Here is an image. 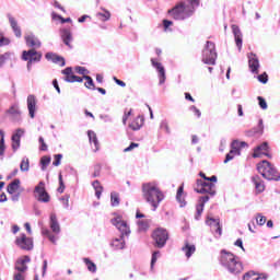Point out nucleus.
I'll return each instance as SVG.
<instances>
[{
  "mask_svg": "<svg viewBox=\"0 0 280 280\" xmlns=\"http://www.w3.org/2000/svg\"><path fill=\"white\" fill-rule=\"evenodd\" d=\"M112 224L119 231L120 237L114 238L110 246L115 248V250H124V248H126L125 237L130 236V226H128V223L120 218L112 219Z\"/></svg>",
  "mask_w": 280,
  "mask_h": 280,
  "instance_id": "nucleus-2",
  "label": "nucleus"
},
{
  "mask_svg": "<svg viewBox=\"0 0 280 280\" xmlns=\"http://www.w3.org/2000/svg\"><path fill=\"white\" fill-rule=\"evenodd\" d=\"M110 202H112V207H119L120 199H119L118 192L113 191L110 194Z\"/></svg>",
  "mask_w": 280,
  "mask_h": 280,
  "instance_id": "nucleus-42",
  "label": "nucleus"
},
{
  "mask_svg": "<svg viewBox=\"0 0 280 280\" xmlns=\"http://www.w3.org/2000/svg\"><path fill=\"white\" fill-rule=\"evenodd\" d=\"M232 32L234 34L235 44L238 49H242V31L240 30V26L232 25Z\"/></svg>",
  "mask_w": 280,
  "mask_h": 280,
  "instance_id": "nucleus-26",
  "label": "nucleus"
},
{
  "mask_svg": "<svg viewBox=\"0 0 280 280\" xmlns=\"http://www.w3.org/2000/svg\"><path fill=\"white\" fill-rule=\"evenodd\" d=\"M8 58H10V54L0 55V67H2V65H5Z\"/></svg>",
  "mask_w": 280,
  "mask_h": 280,
  "instance_id": "nucleus-60",
  "label": "nucleus"
},
{
  "mask_svg": "<svg viewBox=\"0 0 280 280\" xmlns=\"http://www.w3.org/2000/svg\"><path fill=\"white\" fill-rule=\"evenodd\" d=\"M58 194H65V182L62 176H59V187L57 188Z\"/></svg>",
  "mask_w": 280,
  "mask_h": 280,
  "instance_id": "nucleus-54",
  "label": "nucleus"
},
{
  "mask_svg": "<svg viewBox=\"0 0 280 280\" xmlns=\"http://www.w3.org/2000/svg\"><path fill=\"white\" fill-rule=\"evenodd\" d=\"M252 182L255 185V191L256 194H264L266 191V185L264 184V180L259 179V177H252Z\"/></svg>",
  "mask_w": 280,
  "mask_h": 280,
  "instance_id": "nucleus-27",
  "label": "nucleus"
},
{
  "mask_svg": "<svg viewBox=\"0 0 280 280\" xmlns=\"http://www.w3.org/2000/svg\"><path fill=\"white\" fill-rule=\"evenodd\" d=\"M97 19H100V21L106 22L110 20V11L108 10H103V12H98L96 13Z\"/></svg>",
  "mask_w": 280,
  "mask_h": 280,
  "instance_id": "nucleus-37",
  "label": "nucleus"
},
{
  "mask_svg": "<svg viewBox=\"0 0 280 280\" xmlns=\"http://www.w3.org/2000/svg\"><path fill=\"white\" fill-rule=\"evenodd\" d=\"M230 152L236 156L241 154L240 148L237 147V140L232 142Z\"/></svg>",
  "mask_w": 280,
  "mask_h": 280,
  "instance_id": "nucleus-43",
  "label": "nucleus"
},
{
  "mask_svg": "<svg viewBox=\"0 0 280 280\" xmlns=\"http://www.w3.org/2000/svg\"><path fill=\"white\" fill-rule=\"evenodd\" d=\"M217 58L218 52H215V44L213 42H207L202 50V62H205V65H215Z\"/></svg>",
  "mask_w": 280,
  "mask_h": 280,
  "instance_id": "nucleus-6",
  "label": "nucleus"
},
{
  "mask_svg": "<svg viewBox=\"0 0 280 280\" xmlns=\"http://www.w3.org/2000/svg\"><path fill=\"white\" fill-rule=\"evenodd\" d=\"M220 264L228 270V272H230V275H240V272L244 270L240 258L224 249L221 252Z\"/></svg>",
  "mask_w": 280,
  "mask_h": 280,
  "instance_id": "nucleus-4",
  "label": "nucleus"
},
{
  "mask_svg": "<svg viewBox=\"0 0 280 280\" xmlns=\"http://www.w3.org/2000/svg\"><path fill=\"white\" fill-rule=\"evenodd\" d=\"M27 109H28L30 117L34 119V114L36 113V96L34 95L27 96Z\"/></svg>",
  "mask_w": 280,
  "mask_h": 280,
  "instance_id": "nucleus-24",
  "label": "nucleus"
},
{
  "mask_svg": "<svg viewBox=\"0 0 280 280\" xmlns=\"http://www.w3.org/2000/svg\"><path fill=\"white\" fill-rule=\"evenodd\" d=\"M38 225L42 226V235H44L45 237H48L51 244H57L58 238L56 237V235L51 234V231H49V229L43 226L42 222H39Z\"/></svg>",
  "mask_w": 280,
  "mask_h": 280,
  "instance_id": "nucleus-29",
  "label": "nucleus"
},
{
  "mask_svg": "<svg viewBox=\"0 0 280 280\" xmlns=\"http://www.w3.org/2000/svg\"><path fill=\"white\" fill-rule=\"evenodd\" d=\"M182 250L185 253L186 257L189 259L191 255L196 253V245H189V243H186V245L182 248Z\"/></svg>",
  "mask_w": 280,
  "mask_h": 280,
  "instance_id": "nucleus-35",
  "label": "nucleus"
},
{
  "mask_svg": "<svg viewBox=\"0 0 280 280\" xmlns=\"http://www.w3.org/2000/svg\"><path fill=\"white\" fill-rule=\"evenodd\" d=\"M5 45H10V39L2 35V37L0 39V47H3Z\"/></svg>",
  "mask_w": 280,
  "mask_h": 280,
  "instance_id": "nucleus-61",
  "label": "nucleus"
},
{
  "mask_svg": "<svg viewBox=\"0 0 280 280\" xmlns=\"http://www.w3.org/2000/svg\"><path fill=\"white\" fill-rule=\"evenodd\" d=\"M21 130H18L15 135L12 136V149L14 152L21 148Z\"/></svg>",
  "mask_w": 280,
  "mask_h": 280,
  "instance_id": "nucleus-32",
  "label": "nucleus"
},
{
  "mask_svg": "<svg viewBox=\"0 0 280 280\" xmlns=\"http://www.w3.org/2000/svg\"><path fill=\"white\" fill-rule=\"evenodd\" d=\"M15 246L21 250H34V238L28 237L25 233L20 234L15 238Z\"/></svg>",
  "mask_w": 280,
  "mask_h": 280,
  "instance_id": "nucleus-10",
  "label": "nucleus"
},
{
  "mask_svg": "<svg viewBox=\"0 0 280 280\" xmlns=\"http://www.w3.org/2000/svg\"><path fill=\"white\" fill-rule=\"evenodd\" d=\"M62 75H65V81L66 82H70V83H73V82H83V79L81 77H78L75 74H73V68L71 67H68L66 69H63L61 71Z\"/></svg>",
  "mask_w": 280,
  "mask_h": 280,
  "instance_id": "nucleus-12",
  "label": "nucleus"
},
{
  "mask_svg": "<svg viewBox=\"0 0 280 280\" xmlns=\"http://www.w3.org/2000/svg\"><path fill=\"white\" fill-rule=\"evenodd\" d=\"M24 38L27 47H32V49H38L40 47V40L33 34L26 35Z\"/></svg>",
  "mask_w": 280,
  "mask_h": 280,
  "instance_id": "nucleus-23",
  "label": "nucleus"
},
{
  "mask_svg": "<svg viewBox=\"0 0 280 280\" xmlns=\"http://www.w3.org/2000/svg\"><path fill=\"white\" fill-rule=\"evenodd\" d=\"M20 170L21 172H27L30 170V160L28 159H23L21 164H20Z\"/></svg>",
  "mask_w": 280,
  "mask_h": 280,
  "instance_id": "nucleus-44",
  "label": "nucleus"
},
{
  "mask_svg": "<svg viewBox=\"0 0 280 280\" xmlns=\"http://www.w3.org/2000/svg\"><path fill=\"white\" fill-rule=\"evenodd\" d=\"M74 71H77L80 75H86V73H89V70H86V68L84 67H75Z\"/></svg>",
  "mask_w": 280,
  "mask_h": 280,
  "instance_id": "nucleus-55",
  "label": "nucleus"
},
{
  "mask_svg": "<svg viewBox=\"0 0 280 280\" xmlns=\"http://www.w3.org/2000/svg\"><path fill=\"white\" fill-rule=\"evenodd\" d=\"M45 58H46V60H51V62H54L55 65H59V67H65V65H66L65 59L54 52H47L45 55Z\"/></svg>",
  "mask_w": 280,
  "mask_h": 280,
  "instance_id": "nucleus-21",
  "label": "nucleus"
},
{
  "mask_svg": "<svg viewBox=\"0 0 280 280\" xmlns=\"http://www.w3.org/2000/svg\"><path fill=\"white\" fill-rule=\"evenodd\" d=\"M264 154L265 156H270V147H268V142H262L258 145L253 153L254 159H259Z\"/></svg>",
  "mask_w": 280,
  "mask_h": 280,
  "instance_id": "nucleus-13",
  "label": "nucleus"
},
{
  "mask_svg": "<svg viewBox=\"0 0 280 280\" xmlns=\"http://www.w3.org/2000/svg\"><path fill=\"white\" fill-rule=\"evenodd\" d=\"M20 198H21V192H14L11 195L12 202H19Z\"/></svg>",
  "mask_w": 280,
  "mask_h": 280,
  "instance_id": "nucleus-62",
  "label": "nucleus"
},
{
  "mask_svg": "<svg viewBox=\"0 0 280 280\" xmlns=\"http://www.w3.org/2000/svg\"><path fill=\"white\" fill-rule=\"evenodd\" d=\"M268 273H260V275H256V280H268Z\"/></svg>",
  "mask_w": 280,
  "mask_h": 280,
  "instance_id": "nucleus-64",
  "label": "nucleus"
},
{
  "mask_svg": "<svg viewBox=\"0 0 280 280\" xmlns=\"http://www.w3.org/2000/svg\"><path fill=\"white\" fill-rule=\"evenodd\" d=\"M83 80H86L84 84L85 89L95 91V83L93 82V78H91L90 75H83Z\"/></svg>",
  "mask_w": 280,
  "mask_h": 280,
  "instance_id": "nucleus-40",
  "label": "nucleus"
},
{
  "mask_svg": "<svg viewBox=\"0 0 280 280\" xmlns=\"http://www.w3.org/2000/svg\"><path fill=\"white\" fill-rule=\"evenodd\" d=\"M257 100L260 108H262V110H266V108H268V103H266V100L261 96H258Z\"/></svg>",
  "mask_w": 280,
  "mask_h": 280,
  "instance_id": "nucleus-50",
  "label": "nucleus"
},
{
  "mask_svg": "<svg viewBox=\"0 0 280 280\" xmlns=\"http://www.w3.org/2000/svg\"><path fill=\"white\" fill-rule=\"evenodd\" d=\"M9 22H10V25H11L16 38H21V36H22L21 27L19 26V23L16 22V20L14 18H12V15H9Z\"/></svg>",
  "mask_w": 280,
  "mask_h": 280,
  "instance_id": "nucleus-31",
  "label": "nucleus"
},
{
  "mask_svg": "<svg viewBox=\"0 0 280 280\" xmlns=\"http://www.w3.org/2000/svg\"><path fill=\"white\" fill-rule=\"evenodd\" d=\"M248 67L252 71V73H259V59L257 58V55L255 54H250L248 56Z\"/></svg>",
  "mask_w": 280,
  "mask_h": 280,
  "instance_id": "nucleus-17",
  "label": "nucleus"
},
{
  "mask_svg": "<svg viewBox=\"0 0 280 280\" xmlns=\"http://www.w3.org/2000/svg\"><path fill=\"white\" fill-rule=\"evenodd\" d=\"M71 198V196L69 195H65L63 197L60 198V200L62 201L63 205V209H69V199Z\"/></svg>",
  "mask_w": 280,
  "mask_h": 280,
  "instance_id": "nucleus-49",
  "label": "nucleus"
},
{
  "mask_svg": "<svg viewBox=\"0 0 280 280\" xmlns=\"http://www.w3.org/2000/svg\"><path fill=\"white\" fill-rule=\"evenodd\" d=\"M152 67L156 69L160 75V84H165V68L163 67L162 62L156 61L155 59H151Z\"/></svg>",
  "mask_w": 280,
  "mask_h": 280,
  "instance_id": "nucleus-14",
  "label": "nucleus"
},
{
  "mask_svg": "<svg viewBox=\"0 0 280 280\" xmlns=\"http://www.w3.org/2000/svg\"><path fill=\"white\" fill-rule=\"evenodd\" d=\"M104 170H106V168H102L101 165H96L94 168V176H100L101 174H108V173L104 172Z\"/></svg>",
  "mask_w": 280,
  "mask_h": 280,
  "instance_id": "nucleus-53",
  "label": "nucleus"
},
{
  "mask_svg": "<svg viewBox=\"0 0 280 280\" xmlns=\"http://www.w3.org/2000/svg\"><path fill=\"white\" fill-rule=\"evenodd\" d=\"M8 115H10L12 121H21V109H19V105H12L8 110Z\"/></svg>",
  "mask_w": 280,
  "mask_h": 280,
  "instance_id": "nucleus-22",
  "label": "nucleus"
},
{
  "mask_svg": "<svg viewBox=\"0 0 280 280\" xmlns=\"http://www.w3.org/2000/svg\"><path fill=\"white\" fill-rule=\"evenodd\" d=\"M90 143L94 144L95 150H100V141H97V133L93 130L88 131Z\"/></svg>",
  "mask_w": 280,
  "mask_h": 280,
  "instance_id": "nucleus-33",
  "label": "nucleus"
},
{
  "mask_svg": "<svg viewBox=\"0 0 280 280\" xmlns=\"http://www.w3.org/2000/svg\"><path fill=\"white\" fill-rule=\"evenodd\" d=\"M258 81L261 82V84L268 83V73L264 72L262 74L258 75Z\"/></svg>",
  "mask_w": 280,
  "mask_h": 280,
  "instance_id": "nucleus-56",
  "label": "nucleus"
},
{
  "mask_svg": "<svg viewBox=\"0 0 280 280\" xmlns=\"http://www.w3.org/2000/svg\"><path fill=\"white\" fill-rule=\"evenodd\" d=\"M83 261L88 266V270L90 272H97V266L95 265V262L91 261V259L89 258H84Z\"/></svg>",
  "mask_w": 280,
  "mask_h": 280,
  "instance_id": "nucleus-41",
  "label": "nucleus"
},
{
  "mask_svg": "<svg viewBox=\"0 0 280 280\" xmlns=\"http://www.w3.org/2000/svg\"><path fill=\"white\" fill-rule=\"evenodd\" d=\"M143 124H145V119L143 118V116H137L129 122L128 126L130 130L137 131L143 128Z\"/></svg>",
  "mask_w": 280,
  "mask_h": 280,
  "instance_id": "nucleus-18",
  "label": "nucleus"
},
{
  "mask_svg": "<svg viewBox=\"0 0 280 280\" xmlns=\"http://www.w3.org/2000/svg\"><path fill=\"white\" fill-rule=\"evenodd\" d=\"M61 38L67 47H71V40H73V35L71 34L70 30H61Z\"/></svg>",
  "mask_w": 280,
  "mask_h": 280,
  "instance_id": "nucleus-30",
  "label": "nucleus"
},
{
  "mask_svg": "<svg viewBox=\"0 0 280 280\" xmlns=\"http://www.w3.org/2000/svg\"><path fill=\"white\" fill-rule=\"evenodd\" d=\"M51 163V156L49 155H44L39 160V164L42 166V170H47V166Z\"/></svg>",
  "mask_w": 280,
  "mask_h": 280,
  "instance_id": "nucleus-38",
  "label": "nucleus"
},
{
  "mask_svg": "<svg viewBox=\"0 0 280 280\" xmlns=\"http://www.w3.org/2000/svg\"><path fill=\"white\" fill-rule=\"evenodd\" d=\"M206 224L208 226H211V229H215V233H218V235H222V226H220V219L207 217Z\"/></svg>",
  "mask_w": 280,
  "mask_h": 280,
  "instance_id": "nucleus-20",
  "label": "nucleus"
},
{
  "mask_svg": "<svg viewBox=\"0 0 280 280\" xmlns=\"http://www.w3.org/2000/svg\"><path fill=\"white\" fill-rule=\"evenodd\" d=\"M92 187L95 191V196L97 200H100V198H102V191H104V187H102V184H100V180H94L92 183Z\"/></svg>",
  "mask_w": 280,
  "mask_h": 280,
  "instance_id": "nucleus-34",
  "label": "nucleus"
},
{
  "mask_svg": "<svg viewBox=\"0 0 280 280\" xmlns=\"http://www.w3.org/2000/svg\"><path fill=\"white\" fill-rule=\"evenodd\" d=\"M13 280H25V276L23 273H14Z\"/></svg>",
  "mask_w": 280,
  "mask_h": 280,
  "instance_id": "nucleus-63",
  "label": "nucleus"
},
{
  "mask_svg": "<svg viewBox=\"0 0 280 280\" xmlns=\"http://www.w3.org/2000/svg\"><path fill=\"white\" fill-rule=\"evenodd\" d=\"M257 171L261 176H275L277 174L275 165L266 160L257 164Z\"/></svg>",
  "mask_w": 280,
  "mask_h": 280,
  "instance_id": "nucleus-11",
  "label": "nucleus"
},
{
  "mask_svg": "<svg viewBox=\"0 0 280 280\" xmlns=\"http://www.w3.org/2000/svg\"><path fill=\"white\" fill-rule=\"evenodd\" d=\"M19 189H21V179H19V178H15L7 187V191L10 195L16 194L19 191Z\"/></svg>",
  "mask_w": 280,
  "mask_h": 280,
  "instance_id": "nucleus-28",
  "label": "nucleus"
},
{
  "mask_svg": "<svg viewBox=\"0 0 280 280\" xmlns=\"http://www.w3.org/2000/svg\"><path fill=\"white\" fill-rule=\"evenodd\" d=\"M196 12V8L194 4H189L185 1L177 2L174 8L167 11V14H170L171 18L174 19V21H185V19H189L194 16V13Z\"/></svg>",
  "mask_w": 280,
  "mask_h": 280,
  "instance_id": "nucleus-3",
  "label": "nucleus"
},
{
  "mask_svg": "<svg viewBox=\"0 0 280 280\" xmlns=\"http://www.w3.org/2000/svg\"><path fill=\"white\" fill-rule=\"evenodd\" d=\"M49 226L55 235H60V223L58 222L56 213L50 214Z\"/></svg>",
  "mask_w": 280,
  "mask_h": 280,
  "instance_id": "nucleus-19",
  "label": "nucleus"
},
{
  "mask_svg": "<svg viewBox=\"0 0 280 280\" xmlns=\"http://www.w3.org/2000/svg\"><path fill=\"white\" fill-rule=\"evenodd\" d=\"M176 200L179 203V207H187V201H185V184H180L178 187Z\"/></svg>",
  "mask_w": 280,
  "mask_h": 280,
  "instance_id": "nucleus-25",
  "label": "nucleus"
},
{
  "mask_svg": "<svg viewBox=\"0 0 280 280\" xmlns=\"http://www.w3.org/2000/svg\"><path fill=\"white\" fill-rule=\"evenodd\" d=\"M5 152V133L0 130V156H3Z\"/></svg>",
  "mask_w": 280,
  "mask_h": 280,
  "instance_id": "nucleus-36",
  "label": "nucleus"
},
{
  "mask_svg": "<svg viewBox=\"0 0 280 280\" xmlns=\"http://www.w3.org/2000/svg\"><path fill=\"white\" fill-rule=\"evenodd\" d=\"M209 202V196H202L199 199V205L196 207V214H195V220H200V215H202V211H205V205Z\"/></svg>",
  "mask_w": 280,
  "mask_h": 280,
  "instance_id": "nucleus-16",
  "label": "nucleus"
},
{
  "mask_svg": "<svg viewBox=\"0 0 280 280\" xmlns=\"http://www.w3.org/2000/svg\"><path fill=\"white\" fill-rule=\"evenodd\" d=\"M152 237L155 242L156 248H163L165 244H167V240H170V234L167 233V230L158 228L153 232Z\"/></svg>",
  "mask_w": 280,
  "mask_h": 280,
  "instance_id": "nucleus-9",
  "label": "nucleus"
},
{
  "mask_svg": "<svg viewBox=\"0 0 280 280\" xmlns=\"http://www.w3.org/2000/svg\"><path fill=\"white\" fill-rule=\"evenodd\" d=\"M60 163H62V154H55L54 155V161H52V165L54 167H58L60 165Z\"/></svg>",
  "mask_w": 280,
  "mask_h": 280,
  "instance_id": "nucleus-47",
  "label": "nucleus"
},
{
  "mask_svg": "<svg viewBox=\"0 0 280 280\" xmlns=\"http://www.w3.org/2000/svg\"><path fill=\"white\" fill-rule=\"evenodd\" d=\"M152 67L156 69L160 75V84H165V68L163 67L162 62L156 61L155 59H151Z\"/></svg>",
  "mask_w": 280,
  "mask_h": 280,
  "instance_id": "nucleus-15",
  "label": "nucleus"
},
{
  "mask_svg": "<svg viewBox=\"0 0 280 280\" xmlns=\"http://www.w3.org/2000/svg\"><path fill=\"white\" fill-rule=\"evenodd\" d=\"M257 273L255 272H247L243 276V280H257Z\"/></svg>",
  "mask_w": 280,
  "mask_h": 280,
  "instance_id": "nucleus-52",
  "label": "nucleus"
},
{
  "mask_svg": "<svg viewBox=\"0 0 280 280\" xmlns=\"http://www.w3.org/2000/svg\"><path fill=\"white\" fill-rule=\"evenodd\" d=\"M33 196L37 202L47 203L51 200V196H49V192H47L45 182H39L35 186V188L33 190Z\"/></svg>",
  "mask_w": 280,
  "mask_h": 280,
  "instance_id": "nucleus-7",
  "label": "nucleus"
},
{
  "mask_svg": "<svg viewBox=\"0 0 280 280\" xmlns=\"http://www.w3.org/2000/svg\"><path fill=\"white\" fill-rule=\"evenodd\" d=\"M159 257H161V252L159 250L153 252L152 258H151V270L152 268H154V265L156 264Z\"/></svg>",
  "mask_w": 280,
  "mask_h": 280,
  "instance_id": "nucleus-45",
  "label": "nucleus"
},
{
  "mask_svg": "<svg viewBox=\"0 0 280 280\" xmlns=\"http://www.w3.org/2000/svg\"><path fill=\"white\" fill-rule=\"evenodd\" d=\"M43 58V54L38 52L35 48H32L30 50H24L22 52V60L27 61V70H32V63L33 62H40Z\"/></svg>",
  "mask_w": 280,
  "mask_h": 280,
  "instance_id": "nucleus-8",
  "label": "nucleus"
},
{
  "mask_svg": "<svg viewBox=\"0 0 280 280\" xmlns=\"http://www.w3.org/2000/svg\"><path fill=\"white\" fill-rule=\"evenodd\" d=\"M135 148H139V143H137V142H131L129 147H127L126 149H124V152H132V150H135Z\"/></svg>",
  "mask_w": 280,
  "mask_h": 280,
  "instance_id": "nucleus-57",
  "label": "nucleus"
},
{
  "mask_svg": "<svg viewBox=\"0 0 280 280\" xmlns=\"http://www.w3.org/2000/svg\"><path fill=\"white\" fill-rule=\"evenodd\" d=\"M130 115H132V109H129V112H125V114L122 116L124 126H126V122L128 121V117H130Z\"/></svg>",
  "mask_w": 280,
  "mask_h": 280,
  "instance_id": "nucleus-59",
  "label": "nucleus"
},
{
  "mask_svg": "<svg viewBox=\"0 0 280 280\" xmlns=\"http://www.w3.org/2000/svg\"><path fill=\"white\" fill-rule=\"evenodd\" d=\"M160 128L161 130H164V132H166L167 135L172 132V130L170 129V124L167 121H162Z\"/></svg>",
  "mask_w": 280,
  "mask_h": 280,
  "instance_id": "nucleus-48",
  "label": "nucleus"
},
{
  "mask_svg": "<svg viewBox=\"0 0 280 280\" xmlns=\"http://www.w3.org/2000/svg\"><path fill=\"white\" fill-rule=\"evenodd\" d=\"M254 132H256V133H258V135H264V120H259L258 121V130H256V131H254Z\"/></svg>",
  "mask_w": 280,
  "mask_h": 280,
  "instance_id": "nucleus-58",
  "label": "nucleus"
},
{
  "mask_svg": "<svg viewBox=\"0 0 280 280\" xmlns=\"http://www.w3.org/2000/svg\"><path fill=\"white\" fill-rule=\"evenodd\" d=\"M142 198L153 207L152 211H156L159 209V205L165 200V195L159 187V183L156 182H147L142 184L141 187Z\"/></svg>",
  "mask_w": 280,
  "mask_h": 280,
  "instance_id": "nucleus-1",
  "label": "nucleus"
},
{
  "mask_svg": "<svg viewBox=\"0 0 280 280\" xmlns=\"http://www.w3.org/2000/svg\"><path fill=\"white\" fill-rule=\"evenodd\" d=\"M39 143H40L39 150L42 152H47L48 147H47V143H45V139L43 137H39Z\"/></svg>",
  "mask_w": 280,
  "mask_h": 280,
  "instance_id": "nucleus-51",
  "label": "nucleus"
},
{
  "mask_svg": "<svg viewBox=\"0 0 280 280\" xmlns=\"http://www.w3.org/2000/svg\"><path fill=\"white\" fill-rule=\"evenodd\" d=\"M15 270H18V273L23 275V272H26L27 270V265L18 259L15 262Z\"/></svg>",
  "mask_w": 280,
  "mask_h": 280,
  "instance_id": "nucleus-39",
  "label": "nucleus"
},
{
  "mask_svg": "<svg viewBox=\"0 0 280 280\" xmlns=\"http://www.w3.org/2000/svg\"><path fill=\"white\" fill-rule=\"evenodd\" d=\"M218 183V176H202L201 179L197 180V188H195V191L197 194H209L210 196H213L215 194V184Z\"/></svg>",
  "mask_w": 280,
  "mask_h": 280,
  "instance_id": "nucleus-5",
  "label": "nucleus"
},
{
  "mask_svg": "<svg viewBox=\"0 0 280 280\" xmlns=\"http://www.w3.org/2000/svg\"><path fill=\"white\" fill-rule=\"evenodd\" d=\"M256 222H257L258 226H264V224H266V217L262 215L261 213H257Z\"/></svg>",
  "mask_w": 280,
  "mask_h": 280,
  "instance_id": "nucleus-46",
  "label": "nucleus"
}]
</instances>
